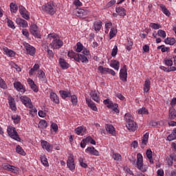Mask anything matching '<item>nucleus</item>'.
<instances>
[{
    "instance_id": "nucleus-1",
    "label": "nucleus",
    "mask_w": 176,
    "mask_h": 176,
    "mask_svg": "<svg viewBox=\"0 0 176 176\" xmlns=\"http://www.w3.org/2000/svg\"><path fill=\"white\" fill-rule=\"evenodd\" d=\"M48 39H50V41H52L50 44L51 49H61V47L64 46V41L60 39L58 36L54 33L48 34Z\"/></svg>"
},
{
    "instance_id": "nucleus-2",
    "label": "nucleus",
    "mask_w": 176,
    "mask_h": 176,
    "mask_svg": "<svg viewBox=\"0 0 176 176\" xmlns=\"http://www.w3.org/2000/svg\"><path fill=\"white\" fill-rule=\"evenodd\" d=\"M124 119L126 123V128L129 131H135L137 130V123L134 122V118L131 116V114L126 113Z\"/></svg>"
},
{
    "instance_id": "nucleus-3",
    "label": "nucleus",
    "mask_w": 176,
    "mask_h": 176,
    "mask_svg": "<svg viewBox=\"0 0 176 176\" xmlns=\"http://www.w3.org/2000/svg\"><path fill=\"white\" fill-rule=\"evenodd\" d=\"M90 55V51H89L87 48H84L82 54H78L77 57H76V61L77 63H83L85 64H87L89 63V59L87 58V56Z\"/></svg>"
},
{
    "instance_id": "nucleus-4",
    "label": "nucleus",
    "mask_w": 176,
    "mask_h": 176,
    "mask_svg": "<svg viewBox=\"0 0 176 176\" xmlns=\"http://www.w3.org/2000/svg\"><path fill=\"white\" fill-rule=\"evenodd\" d=\"M42 9L44 12H45V13L50 14L51 16H53V14H54L57 10L56 6H54L53 2H48L47 4L43 6Z\"/></svg>"
},
{
    "instance_id": "nucleus-5",
    "label": "nucleus",
    "mask_w": 176,
    "mask_h": 176,
    "mask_svg": "<svg viewBox=\"0 0 176 176\" xmlns=\"http://www.w3.org/2000/svg\"><path fill=\"white\" fill-rule=\"evenodd\" d=\"M136 164L138 170L142 171V173H146L147 168L144 166V158L142 157V154L140 153L137 154Z\"/></svg>"
},
{
    "instance_id": "nucleus-6",
    "label": "nucleus",
    "mask_w": 176,
    "mask_h": 176,
    "mask_svg": "<svg viewBox=\"0 0 176 176\" xmlns=\"http://www.w3.org/2000/svg\"><path fill=\"white\" fill-rule=\"evenodd\" d=\"M7 133L11 138L15 140V141L20 142L21 139H20V136H19V133L16 131V128L13 126H8L7 129Z\"/></svg>"
},
{
    "instance_id": "nucleus-7",
    "label": "nucleus",
    "mask_w": 176,
    "mask_h": 176,
    "mask_svg": "<svg viewBox=\"0 0 176 176\" xmlns=\"http://www.w3.org/2000/svg\"><path fill=\"white\" fill-rule=\"evenodd\" d=\"M30 31L32 35H33V36H34L35 38H37L38 39H41V38H42L38 25L35 24L31 25Z\"/></svg>"
},
{
    "instance_id": "nucleus-8",
    "label": "nucleus",
    "mask_w": 176,
    "mask_h": 176,
    "mask_svg": "<svg viewBox=\"0 0 176 176\" xmlns=\"http://www.w3.org/2000/svg\"><path fill=\"white\" fill-rule=\"evenodd\" d=\"M20 100L25 107L30 108V109H32L34 108V105H32V103L31 102V98L26 96H22L20 97Z\"/></svg>"
},
{
    "instance_id": "nucleus-9",
    "label": "nucleus",
    "mask_w": 176,
    "mask_h": 176,
    "mask_svg": "<svg viewBox=\"0 0 176 176\" xmlns=\"http://www.w3.org/2000/svg\"><path fill=\"white\" fill-rule=\"evenodd\" d=\"M67 166L70 171H74V170H75V159L74 158V155L71 154L67 157Z\"/></svg>"
},
{
    "instance_id": "nucleus-10",
    "label": "nucleus",
    "mask_w": 176,
    "mask_h": 176,
    "mask_svg": "<svg viewBox=\"0 0 176 176\" xmlns=\"http://www.w3.org/2000/svg\"><path fill=\"white\" fill-rule=\"evenodd\" d=\"M120 79L122 82H127V67L126 65H124L122 68L120 70Z\"/></svg>"
},
{
    "instance_id": "nucleus-11",
    "label": "nucleus",
    "mask_w": 176,
    "mask_h": 176,
    "mask_svg": "<svg viewBox=\"0 0 176 176\" xmlns=\"http://www.w3.org/2000/svg\"><path fill=\"white\" fill-rule=\"evenodd\" d=\"M98 69L100 72V74H111L112 76H115V75H116V72H115L113 69L104 67L103 66H99Z\"/></svg>"
},
{
    "instance_id": "nucleus-12",
    "label": "nucleus",
    "mask_w": 176,
    "mask_h": 176,
    "mask_svg": "<svg viewBox=\"0 0 176 176\" xmlns=\"http://www.w3.org/2000/svg\"><path fill=\"white\" fill-rule=\"evenodd\" d=\"M19 13L23 19L25 20H30V12H28L27 9L23 7V6H19Z\"/></svg>"
},
{
    "instance_id": "nucleus-13",
    "label": "nucleus",
    "mask_w": 176,
    "mask_h": 176,
    "mask_svg": "<svg viewBox=\"0 0 176 176\" xmlns=\"http://www.w3.org/2000/svg\"><path fill=\"white\" fill-rule=\"evenodd\" d=\"M36 76L37 78H38L41 82H43V83H46L47 82V78H46V74H45V72H43V70L42 69L38 70Z\"/></svg>"
},
{
    "instance_id": "nucleus-14",
    "label": "nucleus",
    "mask_w": 176,
    "mask_h": 176,
    "mask_svg": "<svg viewBox=\"0 0 176 176\" xmlns=\"http://www.w3.org/2000/svg\"><path fill=\"white\" fill-rule=\"evenodd\" d=\"M85 153L91 155L92 156H100V152L94 148V146H88L85 149Z\"/></svg>"
},
{
    "instance_id": "nucleus-15",
    "label": "nucleus",
    "mask_w": 176,
    "mask_h": 176,
    "mask_svg": "<svg viewBox=\"0 0 176 176\" xmlns=\"http://www.w3.org/2000/svg\"><path fill=\"white\" fill-rule=\"evenodd\" d=\"M24 46L28 54H30V56H35V52H36L35 47H34L32 45L27 43L24 44Z\"/></svg>"
},
{
    "instance_id": "nucleus-16",
    "label": "nucleus",
    "mask_w": 176,
    "mask_h": 176,
    "mask_svg": "<svg viewBox=\"0 0 176 176\" xmlns=\"http://www.w3.org/2000/svg\"><path fill=\"white\" fill-rule=\"evenodd\" d=\"M85 101L87 104L88 105L89 108L91 109L92 111H94L95 112H97L98 111V109L97 108V106H96V103L91 100V99L89 98H85Z\"/></svg>"
},
{
    "instance_id": "nucleus-17",
    "label": "nucleus",
    "mask_w": 176,
    "mask_h": 176,
    "mask_svg": "<svg viewBox=\"0 0 176 176\" xmlns=\"http://www.w3.org/2000/svg\"><path fill=\"white\" fill-rule=\"evenodd\" d=\"M89 11L85 9H79L76 12L77 17H80V19H86L87 17V14Z\"/></svg>"
},
{
    "instance_id": "nucleus-18",
    "label": "nucleus",
    "mask_w": 176,
    "mask_h": 176,
    "mask_svg": "<svg viewBox=\"0 0 176 176\" xmlns=\"http://www.w3.org/2000/svg\"><path fill=\"white\" fill-rule=\"evenodd\" d=\"M58 64L62 69H68L69 67V64L63 58L58 59Z\"/></svg>"
},
{
    "instance_id": "nucleus-19",
    "label": "nucleus",
    "mask_w": 176,
    "mask_h": 176,
    "mask_svg": "<svg viewBox=\"0 0 176 176\" xmlns=\"http://www.w3.org/2000/svg\"><path fill=\"white\" fill-rule=\"evenodd\" d=\"M116 12L121 17H124V16H127V11L123 7H116Z\"/></svg>"
},
{
    "instance_id": "nucleus-20",
    "label": "nucleus",
    "mask_w": 176,
    "mask_h": 176,
    "mask_svg": "<svg viewBox=\"0 0 176 176\" xmlns=\"http://www.w3.org/2000/svg\"><path fill=\"white\" fill-rule=\"evenodd\" d=\"M14 87L16 89V90H17V91H19L20 93H25V89L24 88V86H23L20 82H14Z\"/></svg>"
},
{
    "instance_id": "nucleus-21",
    "label": "nucleus",
    "mask_w": 176,
    "mask_h": 176,
    "mask_svg": "<svg viewBox=\"0 0 176 176\" xmlns=\"http://www.w3.org/2000/svg\"><path fill=\"white\" fill-rule=\"evenodd\" d=\"M16 23L18 24V25H20V27H22L23 28H27V27H28V22L23 19L16 18Z\"/></svg>"
},
{
    "instance_id": "nucleus-22",
    "label": "nucleus",
    "mask_w": 176,
    "mask_h": 176,
    "mask_svg": "<svg viewBox=\"0 0 176 176\" xmlns=\"http://www.w3.org/2000/svg\"><path fill=\"white\" fill-rule=\"evenodd\" d=\"M89 96H91V98L94 100V101L98 102V104H100V96L98 94H97V91H91L89 94Z\"/></svg>"
},
{
    "instance_id": "nucleus-23",
    "label": "nucleus",
    "mask_w": 176,
    "mask_h": 176,
    "mask_svg": "<svg viewBox=\"0 0 176 176\" xmlns=\"http://www.w3.org/2000/svg\"><path fill=\"white\" fill-rule=\"evenodd\" d=\"M3 51L4 52V54H6L8 57H14V56H16V52L12 50H9V48L6 47H3Z\"/></svg>"
},
{
    "instance_id": "nucleus-24",
    "label": "nucleus",
    "mask_w": 176,
    "mask_h": 176,
    "mask_svg": "<svg viewBox=\"0 0 176 176\" xmlns=\"http://www.w3.org/2000/svg\"><path fill=\"white\" fill-rule=\"evenodd\" d=\"M41 146L43 149H45L47 152L52 151V146L46 140H41Z\"/></svg>"
},
{
    "instance_id": "nucleus-25",
    "label": "nucleus",
    "mask_w": 176,
    "mask_h": 176,
    "mask_svg": "<svg viewBox=\"0 0 176 176\" xmlns=\"http://www.w3.org/2000/svg\"><path fill=\"white\" fill-rule=\"evenodd\" d=\"M45 52H47V57L50 58V60H52V58H54V53H53V51L50 50L49 46L46 45L44 47Z\"/></svg>"
},
{
    "instance_id": "nucleus-26",
    "label": "nucleus",
    "mask_w": 176,
    "mask_h": 176,
    "mask_svg": "<svg viewBox=\"0 0 176 176\" xmlns=\"http://www.w3.org/2000/svg\"><path fill=\"white\" fill-rule=\"evenodd\" d=\"M50 100L53 102L54 104H60V99L57 94L54 92L50 93Z\"/></svg>"
},
{
    "instance_id": "nucleus-27",
    "label": "nucleus",
    "mask_w": 176,
    "mask_h": 176,
    "mask_svg": "<svg viewBox=\"0 0 176 176\" xmlns=\"http://www.w3.org/2000/svg\"><path fill=\"white\" fill-rule=\"evenodd\" d=\"M110 67L116 69V71H119V68H120V63L116 60H113L110 63Z\"/></svg>"
},
{
    "instance_id": "nucleus-28",
    "label": "nucleus",
    "mask_w": 176,
    "mask_h": 176,
    "mask_svg": "<svg viewBox=\"0 0 176 176\" xmlns=\"http://www.w3.org/2000/svg\"><path fill=\"white\" fill-rule=\"evenodd\" d=\"M77 135H85L86 134V128L78 126L75 129Z\"/></svg>"
},
{
    "instance_id": "nucleus-29",
    "label": "nucleus",
    "mask_w": 176,
    "mask_h": 176,
    "mask_svg": "<svg viewBox=\"0 0 176 176\" xmlns=\"http://www.w3.org/2000/svg\"><path fill=\"white\" fill-rule=\"evenodd\" d=\"M143 90L144 93H148L151 90V80L146 79L144 84Z\"/></svg>"
},
{
    "instance_id": "nucleus-30",
    "label": "nucleus",
    "mask_w": 176,
    "mask_h": 176,
    "mask_svg": "<svg viewBox=\"0 0 176 176\" xmlns=\"http://www.w3.org/2000/svg\"><path fill=\"white\" fill-rule=\"evenodd\" d=\"M148 140H149V133H146L142 138V144H141L142 148H144L145 145L148 144Z\"/></svg>"
},
{
    "instance_id": "nucleus-31",
    "label": "nucleus",
    "mask_w": 176,
    "mask_h": 176,
    "mask_svg": "<svg viewBox=\"0 0 176 176\" xmlns=\"http://www.w3.org/2000/svg\"><path fill=\"white\" fill-rule=\"evenodd\" d=\"M39 68H41V66L39 65V64L35 63L33 67L29 72L30 76H32V75H34V74H35L36 71L38 72V71L40 70Z\"/></svg>"
},
{
    "instance_id": "nucleus-32",
    "label": "nucleus",
    "mask_w": 176,
    "mask_h": 176,
    "mask_svg": "<svg viewBox=\"0 0 176 176\" xmlns=\"http://www.w3.org/2000/svg\"><path fill=\"white\" fill-rule=\"evenodd\" d=\"M160 8L162 13H164V14L166 15L167 17H170L171 16V13L170 12L168 9H167V8H166V6H164V4H160Z\"/></svg>"
},
{
    "instance_id": "nucleus-33",
    "label": "nucleus",
    "mask_w": 176,
    "mask_h": 176,
    "mask_svg": "<svg viewBox=\"0 0 176 176\" xmlns=\"http://www.w3.org/2000/svg\"><path fill=\"white\" fill-rule=\"evenodd\" d=\"M3 169L7 170V171H10L11 173H16L17 170V168L14 166H11L10 164H6L3 166Z\"/></svg>"
},
{
    "instance_id": "nucleus-34",
    "label": "nucleus",
    "mask_w": 176,
    "mask_h": 176,
    "mask_svg": "<svg viewBox=\"0 0 176 176\" xmlns=\"http://www.w3.org/2000/svg\"><path fill=\"white\" fill-rule=\"evenodd\" d=\"M175 118H176V110L174 108H170L169 109L168 118L170 119V120H173L175 119Z\"/></svg>"
},
{
    "instance_id": "nucleus-35",
    "label": "nucleus",
    "mask_w": 176,
    "mask_h": 176,
    "mask_svg": "<svg viewBox=\"0 0 176 176\" xmlns=\"http://www.w3.org/2000/svg\"><path fill=\"white\" fill-rule=\"evenodd\" d=\"M106 130L107 133L111 134L112 135H115V127L111 124H107L106 125Z\"/></svg>"
},
{
    "instance_id": "nucleus-36",
    "label": "nucleus",
    "mask_w": 176,
    "mask_h": 176,
    "mask_svg": "<svg viewBox=\"0 0 176 176\" xmlns=\"http://www.w3.org/2000/svg\"><path fill=\"white\" fill-rule=\"evenodd\" d=\"M62 98H63L64 100H65V98H68L69 97H71V92L68 91H59Z\"/></svg>"
},
{
    "instance_id": "nucleus-37",
    "label": "nucleus",
    "mask_w": 176,
    "mask_h": 176,
    "mask_svg": "<svg viewBox=\"0 0 176 176\" xmlns=\"http://www.w3.org/2000/svg\"><path fill=\"white\" fill-rule=\"evenodd\" d=\"M146 155L149 160L150 164H153V158L152 157V150L147 149L146 152Z\"/></svg>"
},
{
    "instance_id": "nucleus-38",
    "label": "nucleus",
    "mask_w": 176,
    "mask_h": 176,
    "mask_svg": "<svg viewBox=\"0 0 176 176\" xmlns=\"http://www.w3.org/2000/svg\"><path fill=\"white\" fill-rule=\"evenodd\" d=\"M164 42L166 45H175V38H171V37H168L164 40Z\"/></svg>"
},
{
    "instance_id": "nucleus-39",
    "label": "nucleus",
    "mask_w": 176,
    "mask_h": 176,
    "mask_svg": "<svg viewBox=\"0 0 176 176\" xmlns=\"http://www.w3.org/2000/svg\"><path fill=\"white\" fill-rule=\"evenodd\" d=\"M76 53H80V52H83V50H85V48L83 47V44H82L80 42L77 43L76 44Z\"/></svg>"
},
{
    "instance_id": "nucleus-40",
    "label": "nucleus",
    "mask_w": 176,
    "mask_h": 176,
    "mask_svg": "<svg viewBox=\"0 0 176 176\" xmlns=\"http://www.w3.org/2000/svg\"><path fill=\"white\" fill-rule=\"evenodd\" d=\"M116 34H118V30L114 28H111L109 32V39H112V38L116 36Z\"/></svg>"
},
{
    "instance_id": "nucleus-41",
    "label": "nucleus",
    "mask_w": 176,
    "mask_h": 176,
    "mask_svg": "<svg viewBox=\"0 0 176 176\" xmlns=\"http://www.w3.org/2000/svg\"><path fill=\"white\" fill-rule=\"evenodd\" d=\"M116 3V0H111L109 1L107 5L102 9V10H104L105 9H109V8H112L113 5H115Z\"/></svg>"
},
{
    "instance_id": "nucleus-42",
    "label": "nucleus",
    "mask_w": 176,
    "mask_h": 176,
    "mask_svg": "<svg viewBox=\"0 0 176 176\" xmlns=\"http://www.w3.org/2000/svg\"><path fill=\"white\" fill-rule=\"evenodd\" d=\"M47 127V122L45 120H41L38 123L39 129H46Z\"/></svg>"
},
{
    "instance_id": "nucleus-43",
    "label": "nucleus",
    "mask_w": 176,
    "mask_h": 176,
    "mask_svg": "<svg viewBox=\"0 0 176 176\" xmlns=\"http://www.w3.org/2000/svg\"><path fill=\"white\" fill-rule=\"evenodd\" d=\"M12 119L14 120V123L19 124L20 120H21V117L17 114H14L12 116Z\"/></svg>"
},
{
    "instance_id": "nucleus-44",
    "label": "nucleus",
    "mask_w": 176,
    "mask_h": 176,
    "mask_svg": "<svg viewBox=\"0 0 176 176\" xmlns=\"http://www.w3.org/2000/svg\"><path fill=\"white\" fill-rule=\"evenodd\" d=\"M16 153H19V155H21L22 156H25V151L20 146V145H18L16 148Z\"/></svg>"
},
{
    "instance_id": "nucleus-45",
    "label": "nucleus",
    "mask_w": 176,
    "mask_h": 176,
    "mask_svg": "<svg viewBox=\"0 0 176 176\" xmlns=\"http://www.w3.org/2000/svg\"><path fill=\"white\" fill-rule=\"evenodd\" d=\"M41 161L42 164H43L45 167H49V162H47V158L46 157V156H41Z\"/></svg>"
},
{
    "instance_id": "nucleus-46",
    "label": "nucleus",
    "mask_w": 176,
    "mask_h": 176,
    "mask_svg": "<svg viewBox=\"0 0 176 176\" xmlns=\"http://www.w3.org/2000/svg\"><path fill=\"white\" fill-rule=\"evenodd\" d=\"M139 115H148L149 111L145 107H142L138 110Z\"/></svg>"
},
{
    "instance_id": "nucleus-47",
    "label": "nucleus",
    "mask_w": 176,
    "mask_h": 176,
    "mask_svg": "<svg viewBox=\"0 0 176 176\" xmlns=\"http://www.w3.org/2000/svg\"><path fill=\"white\" fill-rule=\"evenodd\" d=\"M85 139L86 143L87 144H91L92 145H96V140H94L91 136H88Z\"/></svg>"
},
{
    "instance_id": "nucleus-48",
    "label": "nucleus",
    "mask_w": 176,
    "mask_h": 176,
    "mask_svg": "<svg viewBox=\"0 0 176 176\" xmlns=\"http://www.w3.org/2000/svg\"><path fill=\"white\" fill-rule=\"evenodd\" d=\"M149 27L153 28V30H160L162 28V25L159 23H151Z\"/></svg>"
},
{
    "instance_id": "nucleus-49",
    "label": "nucleus",
    "mask_w": 176,
    "mask_h": 176,
    "mask_svg": "<svg viewBox=\"0 0 176 176\" xmlns=\"http://www.w3.org/2000/svg\"><path fill=\"white\" fill-rule=\"evenodd\" d=\"M102 26L101 21L95 22L94 24L95 31H100Z\"/></svg>"
},
{
    "instance_id": "nucleus-50",
    "label": "nucleus",
    "mask_w": 176,
    "mask_h": 176,
    "mask_svg": "<svg viewBox=\"0 0 176 176\" xmlns=\"http://www.w3.org/2000/svg\"><path fill=\"white\" fill-rule=\"evenodd\" d=\"M78 54H76L75 52H74L73 51H69L67 54V56L70 58H74L75 60V61H76V57H78Z\"/></svg>"
},
{
    "instance_id": "nucleus-51",
    "label": "nucleus",
    "mask_w": 176,
    "mask_h": 176,
    "mask_svg": "<svg viewBox=\"0 0 176 176\" xmlns=\"http://www.w3.org/2000/svg\"><path fill=\"white\" fill-rule=\"evenodd\" d=\"M71 101L72 102V104L74 106H76L78 104V97H76V95H71Z\"/></svg>"
},
{
    "instance_id": "nucleus-52",
    "label": "nucleus",
    "mask_w": 176,
    "mask_h": 176,
    "mask_svg": "<svg viewBox=\"0 0 176 176\" xmlns=\"http://www.w3.org/2000/svg\"><path fill=\"white\" fill-rule=\"evenodd\" d=\"M7 25L12 30H14L16 28V27L14 26V23L10 19H8Z\"/></svg>"
},
{
    "instance_id": "nucleus-53",
    "label": "nucleus",
    "mask_w": 176,
    "mask_h": 176,
    "mask_svg": "<svg viewBox=\"0 0 176 176\" xmlns=\"http://www.w3.org/2000/svg\"><path fill=\"white\" fill-rule=\"evenodd\" d=\"M10 10L13 13H16L17 12V6H16L14 3H11L10 4Z\"/></svg>"
},
{
    "instance_id": "nucleus-54",
    "label": "nucleus",
    "mask_w": 176,
    "mask_h": 176,
    "mask_svg": "<svg viewBox=\"0 0 176 176\" xmlns=\"http://www.w3.org/2000/svg\"><path fill=\"white\" fill-rule=\"evenodd\" d=\"M0 87L1 89H7L8 85H6V82H5V80L2 79V78L0 77Z\"/></svg>"
},
{
    "instance_id": "nucleus-55",
    "label": "nucleus",
    "mask_w": 176,
    "mask_h": 176,
    "mask_svg": "<svg viewBox=\"0 0 176 176\" xmlns=\"http://www.w3.org/2000/svg\"><path fill=\"white\" fill-rule=\"evenodd\" d=\"M158 36H160L161 38H166V31L162 30H159L157 32Z\"/></svg>"
},
{
    "instance_id": "nucleus-56",
    "label": "nucleus",
    "mask_w": 176,
    "mask_h": 176,
    "mask_svg": "<svg viewBox=\"0 0 176 176\" xmlns=\"http://www.w3.org/2000/svg\"><path fill=\"white\" fill-rule=\"evenodd\" d=\"M168 141H174V140H176V135L175 133H172L167 137Z\"/></svg>"
},
{
    "instance_id": "nucleus-57",
    "label": "nucleus",
    "mask_w": 176,
    "mask_h": 176,
    "mask_svg": "<svg viewBox=\"0 0 176 176\" xmlns=\"http://www.w3.org/2000/svg\"><path fill=\"white\" fill-rule=\"evenodd\" d=\"M113 159H114V160H116V162H119V160L122 159V155H120V154L119 153H113Z\"/></svg>"
},
{
    "instance_id": "nucleus-58",
    "label": "nucleus",
    "mask_w": 176,
    "mask_h": 176,
    "mask_svg": "<svg viewBox=\"0 0 176 176\" xmlns=\"http://www.w3.org/2000/svg\"><path fill=\"white\" fill-rule=\"evenodd\" d=\"M116 54H118V46L115 45L114 47L113 48L111 56L112 57H116Z\"/></svg>"
},
{
    "instance_id": "nucleus-59",
    "label": "nucleus",
    "mask_w": 176,
    "mask_h": 176,
    "mask_svg": "<svg viewBox=\"0 0 176 176\" xmlns=\"http://www.w3.org/2000/svg\"><path fill=\"white\" fill-rule=\"evenodd\" d=\"M126 49L128 50L129 52L133 49V41H128Z\"/></svg>"
},
{
    "instance_id": "nucleus-60",
    "label": "nucleus",
    "mask_w": 176,
    "mask_h": 176,
    "mask_svg": "<svg viewBox=\"0 0 176 176\" xmlns=\"http://www.w3.org/2000/svg\"><path fill=\"white\" fill-rule=\"evenodd\" d=\"M164 61L166 65L168 67H171V65H173V60L171 59H165Z\"/></svg>"
},
{
    "instance_id": "nucleus-61",
    "label": "nucleus",
    "mask_w": 176,
    "mask_h": 176,
    "mask_svg": "<svg viewBox=\"0 0 176 176\" xmlns=\"http://www.w3.org/2000/svg\"><path fill=\"white\" fill-rule=\"evenodd\" d=\"M51 128L52 129V130H54V131H57L58 130V125H57V124L53 122L51 124Z\"/></svg>"
},
{
    "instance_id": "nucleus-62",
    "label": "nucleus",
    "mask_w": 176,
    "mask_h": 176,
    "mask_svg": "<svg viewBox=\"0 0 176 176\" xmlns=\"http://www.w3.org/2000/svg\"><path fill=\"white\" fill-rule=\"evenodd\" d=\"M166 162H167L168 166H173V161L170 156L166 157Z\"/></svg>"
},
{
    "instance_id": "nucleus-63",
    "label": "nucleus",
    "mask_w": 176,
    "mask_h": 176,
    "mask_svg": "<svg viewBox=\"0 0 176 176\" xmlns=\"http://www.w3.org/2000/svg\"><path fill=\"white\" fill-rule=\"evenodd\" d=\"M74 3L75 6H82V2H80V0H74Z\"/></svg>"
},
{
    "instance_id": "nucleus-64",
    "label": "nucleus",
    "mask_w": 176,
    "mask_h": 176,
    "mask_svg": "<svg viewBox=\"0 0 176 176\" xmlns=\"http://www.w3.org/2000/svg\"><path fill=\"white\" fill-rule=\"evenodd\" d=\"M157 176H164V170H163L162 169H159L157 171Z\"/></svg>"
}]
</instances>
